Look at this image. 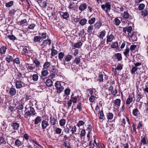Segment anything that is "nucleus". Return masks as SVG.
<instances>
[{"instance_id":"37","label":"nucleus","mask_w":148,"mask_h":148,"mask_svg":"<svg viewBox=\"0 0 148 148\" xmlns=\"http://www.w3.org/2000/svg\"><path fill=\"white\" fill-rule=\"evenodd\" d=\"M66 120L65 119H62L59 121V123L61 126H64L66 123Z\"/></svg>"},{"instance_id":"19","label":"nucleus","mask_w":148,"mask_h":148,"mask_svg":"<svg viewBox=\"0 0 148 148\" xmlns=\"http://www.w3.org/2000/svg\"><path fill=\"white\" fill-rule=\"evenodd\" d=\"M26 68L28 70L32 71L35 69V66L32 65H30L27 64L26 65Z\"/></svg>"},{"instance_id":"44","label":"nucleus","mask_w":148,"mask_h":148,"mask_svg":"<svg viewBox=\"0 0 148 148\" xmlns=\"http://www.w3.org/2000/svg\"><path fill=\"white\" fill-rule=\"evenodd\" d=\"M95 20V18H92L89 20L88 21V23L90 25L94 23Z\"/></svg>"},{"instance_id":"24","label":"nucleus","mask_w":148,"mask_h":148,"mask_svg":"<svg viewBox=\"0 0 148 148\" xmlns=\"http://www.w3.org/2000/svg\"><path fill=\"white\" fill-rule=\"evenodd\" d=\"M7 49L6 47L3 46L0 49V53L2 54H4L6 50Z\"/></svg>"},{"instance_id":"52","label":"nucleus","mask_w":148,"mask_h":148,"mask_svg":"<svg viewBox=\"0 0 148 148\" xmlns=\"http://www.w3.org/2000/svg\"><path fill=\"white\" fill-rule=\"evenodd\" d=\"M48 74V71L47 70L43 71L41 72L42 75L43 77L46 76Z\"/></svg>"},{"instance_id":"27","label":"nucleus","mask_w":148,"mask_h":148,"mask_svg":"<svg viewBox=\"0 0 148 148\" xmlns=\"http://www.w3.org/2000/svg\"><path fill=\"white\" fill-rule=\"evenodd\" d=\"M41 38H40V36H36L34 37V42H40Z\"/></svg>"},{"instance_id":"43","label":"nucleus","mask_w":148,"mask_h":148,"mask_svg":"<svg viewBox=\"0 0 148 148\" xmlns=\"http://www.w3.org/2000/svg\"><path fill=\"white\" fill-rule=\"evenodd\" d=\"M118 46V43L117 42H113L112 44L111 45V47L113 49L117 48Z\"/></svg>"},{"instance_id":"8","label":"nucleus","mask_w":148,"mask_h":148,"mask_svg":"<svg viewBox=\"0 0 148 148\" xmlns=\"http://www.w3.org/2000/svg\"><path fill=\"white\" fill-rule=\"evenodd\" d=\"M49 125V124L47 121L45 120H43L42 121L41 126L43 129H45Z\"/></svg>"},{"instance_id":"57","label":"nucleus","mask_w":148,"mask_h":148,"mask_svg":"<svg viewBox=\"0 0 148 148\" xmlns=\"http://www.w3.org/2000/svg\"><path fill=\"white\" fill-rule=\"evenodd\" d=\"M80 58H76L74 61V62L75 63L77 64H78L80 62Z\"/></svg>"},{"instance_id":"58","label":"nucleus","mask_w":148,"mask_h":148,"mask_svg":"<svg viewBox=\"0 0 148 148\" xmlns=\"http://www.w3.org/2000/svg\"><path fill=\"white\" fill-rule=\"evenodd\" d=\"M75 7V3L73 2H70L68 6V8L69 9H72Z\"/></svg>"},{"instance_id":"56","label":"nucleus","mask_w":148,"mask_h":148,"mask_svg":"<svg viewBox=\"0 0 148 148\" xmlns=\"http://www.w3.org/2000/svg\"><path fill=\"white\" fill-rule=\"evenodd\" d=\"M30 116H31V115L28 111L25 112L24 114V117L25 118H27Z\"/></svg>"},{"instance_id":"59","label":"nucleus","mask_w":148,"mask_h":148,"mask_svg":"<svg viewBox=\"0 0 148 148\" xmlns=\"http://www.w3.org/2000/svg\"><path fill=\"white\" fill-rule=\"evenodd\" d=\"M62 129L59 128H57L55 130V132L57 134H60L62 132Z\"/></svg>"},{"instance_id":"15","label":"nucleus","mask_w":148,"mask_h":148,"mask_svg":"<svg viewBox=\"0 0 148 148\" xmlns=\"http://www.w3.org/2000/svg\"><path fill=\"white\" fill-rule=\"evenodd\" d=\"M29 109V110L28 111L30 113L31 115H34L36 114L35 109L33 107L30 106Z\"/></svg>"},{"instance_id":"23","label":"nucleus","mask_w":148,"mask_h":148,"mask_svg":"<svg viewBox=\"0 0 148 148\" xmlns=\"http://www.w3.org/2000/svg\"><path fill=\"white\" fill-rule=\"evenodd\" d=\"M41 119L40 117L38 116L34 120V124L37 125L41 121Z\"/></svg>"},{"instance_id":"36","label":"nucleus","mask_w":148,"mask_h":148,"mask_svg":"<svg viewBox=\"0 0 148 148\" xmlns=\"http://www.w3.org/2000/svg\"><path fill=\"white\" fill-rule=\"evenodd\" d=\"M114 24L116 25H119L121 23V21L117 17L114 19Z\"/></svg>"},{"instance_id":"14","label":"nucleus","mask_w":148,"mask_h":148,"mask_svg":"<svg viewBox=\"0 0 148 148\" xmlns=\"http://www.w3.org/2000/svg\"><path fill=\"white\" fill-rule=\"evenodd\" d=\"M13 56H14L13 54H12V55H8L6 58V61H7L8 63H10V62L12 61L13 59Z\"/></svg>"},{"instance_id":"64","label":"nucleus","mask_w":148,"mask_h":148,"mask_svg":"<svg viewBox=\"0 0 148 148\" xmlns=\"http://www.w3.org/2000/svg\"><path fill=\"white\" fill-rule=\"evenodd\" d=\"M122 66L120 64H119L116 67V69L117 70H121L122 69Z\"/></svg>"},{"instance_id":"11","label":"nucleus","mask_w":148,"mask_h":148,"mask_svg":"<svg viewBox=\"0 0 148 148\" xmlns=\"http://www.w3.org/2000/svg\"><path fill=\"white\" fill-rule=\"evenodd\" d=\"M114 38V36L112 34L107 36L106 39L107 42H111L112 40Z\"/></svg>"},{"instance_id":"47","label":"nucleus","mask_w":148,"mask_h":148,"mask_svg":"<svg viewBox=\"0 0 148 148\" xmlns=\"http://www.w3.org/2000/svg\"><path fill=\"white\" fill-rule=\"evenodd\" d=\"M107 118L109 120H111L113 118V114L112 113H109L107 115Z\"/></svg>"},{"instance_id":"48","label":"nucleus","mask_w":148,"mask_h":148,"mask_svg":"<svg viewBox=\"0 0 148 148\" xmlns=\"http://www.w3.org/2000/svg\"><path fill=\"white\" fill-rule=\"evenodd\" d=\"M13 1H11L8 3H6L5 6L9 8L10 7L13 5Z\"/></svg>"},{"instance_id":"49","label":"nucleus","mask_w":148,"mask_h":148,"mask_svg":"<svg viewBox=\"0 0 148 148\" xmlns=\"http://www.w3.org/2000/svg\"><path fill=\"white\" fill-rule=\"evenodd\" d=\"M64 56V54L63 52H60L58 54V58L60 60H61Z\"/></svg>"},{"instance_id":"6","label":"nucleus","mask_w":148,"mask_h":148,"mask_svg":"<svg viewBox=\"0 0 148 148\" xmlns=\"http://www.w3.org/2000/svg\"><path fill=\"white\" fill-rule=\"evenodd\" d=\"M57 121V119L54 116H50V122L51 125H55Z\"/></svg>"},{"instance_id":"32","label":"nucleus","mask_w":148,"mask_h":148,"mask_svg":"<svg viewBox=\"0 0 148 148\" xmlns=\"http://www.w3.org/2000/svg\"><path fill=\"white\" fill-rule=\"evenodd\" d=\"M101 25V21H99L97 22L95 25V26L97 29H99Z\"/></svg>"},{"instance_id":"38","label":"nucleus","mask_w":148,"mask_h":148,"mask_svg":"<svg viewBox=\"0 0 148 148\" xmlns=\"http://www.w3.org/2000/svg\"><path fill=\"white\" fill-rule=\"evenodd\" d=\"M129 14L127 12H124L123 15V17L125 19H127L129 17Z\"/></svg>"},{"instance_id":"60","label":"nucleus","mask_w":148,"mask_h":148,"mask_svg":"<svg viewBox=\"0 0 148 148\" xmlns=\"http://www.w3.org/2000/svg\"><path fill=\"white\" fill-rule=\"evenodd\" d=\"M95 97L94 95L91 96L89 98V101L90 102H93L95 101Z\"/></svg>"},{"instance_id":"61","label":"nucleus","mask_w":148,"mask_h":148,"mask_svg":"<svg viewBox=\"0 0 148 148\" xmlns=\"http://www.w3.org/2000/svg\"><path fill=\"white\" fill-rule=\"evenodd\" d=\"M99 118L101 119H103L104 116V114L103 111L101 110V111L99 112Z\"/></svg>"},{"instance_id":"7","label":"nucleus","mask_w":148,"mask_h":148,"mask_svg":"<svg viewBox=\"0 0 148 148\" xmlns=\"http://www.w3.org/2000/svg\"><path fill=\"white\" fill-rule=\"evenodd\" d=\"M113 90V87L112 86H111L108 88V90L111 92L113 95H116L118 91L117 90L115 89L114 91Z\"/></svg>"},{"instance_id":"39","label":"nucleus","mask_w":148,"mask_h":148,"mask_svg":"<svg viewBox=\"0 0 148 148\" xmlns=\"http://www.w3.org/2000/svg\"><path fill=\"white\" fill-rule=\"evenodd\" d=\"M139 113V110L137 108H136L133 110L132 113L133 115L135 116H137Z\"/></svg>"},{"instance_id":"53","label":"nucleus","mask_w":148,"mask_h":148,"mask_svg":"<svg viewBox=\"0 0 148 148\" xmlns=\"http://www.w3.org/2000/svg\"><path fill=\"white\" fill-rule=\"evenodd\" d=\"M13 64L16 63L17 64H18L20 63L19 59L18 58H16L13 60Z\"/></svg>"},{"instance_id":"2","label":"nucleus","mask_w":148,"mask_h":148,"mask_svg":"<svg viewBox=\"0 0 148 148\" xmlns=\"http://www.w3.org/2000/svg\"><path fill=\"white\" fill-rule=\"evenodd\" d=\"M102 8L104 10L106 8V9L105 10V12L107 14L108 13V11H110L111 9V5L108 3H106L105 4H103L101 5Z\"/></svg>"},{"instance_id":"31","label":"nucleus","mask_w":148,"mask_h":148,"mask_svg":"<svg viewBox=\"0 0 148 148\" xmlns=\"http://www.w3.org/2000/svg\"><path fill=\"white\" fill-rule=\"evenodd\" d=\"M71 99L72 100V102L73 103H77V97L76 96L74 97L73 94H72L71 97Z\"/></svg>"},{"instance_id":"62","label":"nucleus","mask_w":148,"mask_h":148,"mask_svg":"<svg viewBox=\"0 0 148 148\" xmlns=\"http://www.w3.org/2000/svg\"><path fill=\"white\" fill-rule=\"evenodd\" d=\"M0 143L1 144H5V141L4 138L2 137H0Z\"/></svg>"},{"instance_id":"12","label":"nucleus","mask_w":148,"mask_h":148,"mask_svg":"<svg viewBox=\"0 0 148 148\" xmlns=\"http://www.w3.org/2000/svg\"><path fill=\"white\" fill-rule=\"evenodd\" d=\"M12 127L13 129L17 130H18L20 125L19 123L15 122L12 123Z\"/></svg>"},{"instance_id":"25","label":"nucleus","mask_w":148,"mask_h":148,"mask_svg":"<svg viewBox=\"0 0 148 148\" xmlns=\"http://www.w3.org/2000/svg\"><path fill=\"white\" fill-rule=\"evenodd\" d=\"M133 101V98L131 97L130 96H129L128 98L127 99L126 103L127 105H129Z\"/></svg>"},{"instance_id":"10","label":"nucleus","mask_w":148,"mask_h":148,"mask_svg":"<svg viewBox=\"0 0 148 148\" xmlns=\"http://www.w3.org/2000/svg\"><path fill=\"white\" fill-rule=\"evenodd\" d=\"M126 121L127 122L129 125L130 124V123L129 121V119L128 117L127 116H125V118H123L122 119V121H121V122L122 123V125H123H123L124 126L126 124Z\"/></svg>"},{"instance_id":"3","label":"nucleus","mask_w":148,"mask_h":148,"mask_svg":"<svg viewBox=\"0 0 148 148\" xmlns=\"http://www.w3.org/2000/svg\"><path fill=\"white\" fill-rule=\"evenodd\" d=\"M51 41L50 39L47 38V40H44L42 42L41 46L42 48H44L45 47H46L48 44L50 46L51 44Z\"/></svg>"},{"instance_id":"26","label":"nucleus","mask_w":148,"mask_h":148,"mask_svg":"<svg viewBox=\"0 0 148 148\" xmlns=\"http://www.w3.org/2000/svg\"><path fill=\"white\" fill-rule=\"evenodd\" d=\"M24 103H19L16 108L17 110H22L24 108Z\"/></svg>"},{"instance_id":"54","label":"nucleus","mask_w":148,"mask_h":148,"mask_svg":"<svg viewBox=\"0 0 148 148\" xmlns=\"http://www.w3.org/2000/svg\"><path fill=\"white\" fill-rule=\"evenodd\" d=\"M141 13L142 15L145 16L148 14V11L147 10L145 9L144 10L141 12Z\"/></svg>"},{"instance_id":"1","label":"nucleus","mask_w":148,"mask_h":148,"mask_svg":"<svg viewBox=\"0 0 148 148\" xmlns=\"http://www.w3.org/2000/svg\"><path fill=\"white\" fill-rule=\"evenodd\" d=\"M64 83L62 82L57 81L55 84V86L56 90L57 93H60L64 89L63 85Z\"/></svg>"},{"instance_id":"22","label":"nucleus","mask_w":148,"mask_h":148,"mask_svg":"<svg viewBox=\"0 0 148 148\" xmlns=\"http://www.w3.org/2000/svg\"><path fill=\"white\" fill-rule=\"evenodd\" d=\"M136 95V101L137 102H139L141 99L142 98L143 96L140 93H137Z\"/></svg>"},{"instance_id":"42","label":"nucleus","mask_w":148,"mask_h":148,"mask_svg":"<svg viewBox=\"0 0 148 148\" xmlns=\"http://www.w3.org/2000/svg\"><path fill=\"white\" fill-rule=\"evenodd\" d=\"M32 79L34 81H36L38 79V76L36 74H34L32 76Z\"/></svg>"},{"instance_id":"51","label":"nucleus","mask_w":148,"mask_h":148,"mask_svg":"<svg viewBox=\"0 0 148 148\" xmlns=\"http://www.w3.org/2000/svg\"><path fill=\"white\" fill-rule=\"evenodd\" d=\"M47 36V33L45 32H43L41 33V39H45L46 38Z\"/></svg>"},{"instance_id":"46","label":"nucleus","mask_w":148,"mask_h":148,"mask_svg":"<svg viewBox=\"0 0 148 148\" xmlns=\"http://www.w3.org/2000/svg\"><path fill=\"white\" fill-rule=\"evenodd\" d=\"M82 42H79L75 44L74 47L76 48H79L82 45Z\"/></svg>"},{"instance_id":"17","label":"nucleus","mask_w":148,"mask_h":148,"mask_svg":"<svg viewBox=\"0 0 148 148\" xmlns=\"http://www.w3.org/2000/svg\"><path fill=\"white\" fill-rule=\"evenodd\" d=\"M53 84L52 81L49 79H47L46 82V86L49 87L53 85Z\"/></svg>"},{"instance_id":"9","label":"nucleus","mask_w":148,"mask_h":148,"mask_svg":"<svg viewBox=\"0 0 148 148\" xmlns=\"http://www.w3.org/2000/svg\"><path fill=\"white\" fill-rule=\"evenodd\" d=\"M16 89L13 87H11L10 88L9 91V94L11 96H13L16 94Z\"/></svg>"},{"instance_id":"40","label":"nucleus","mask_w":148,"mask_h":148,"mask_svg":"<svg viewBox=\"0 0 148 148\" xmlns=\"http://www.w3.org/2000/svg\"><path fill=\"white\" fill-rule=\"evenodd\" d=\"M27 20L26 19H24L23 20H21V21H19L18 23V24L20 25H22L24 24L27 22Z\"/></svg>"},{"instance_id":"33","label":"nucleus","mask_w":148,"mask_h":148,"mask_svg":"<svg viewBox=\"0 0 148 148\" xmlns=\"http://www.w3.org/2000/svg\"><path fill=\"white\" fill-rule=\"evenodd\" d=\"M115 56L118 59V61H121L122 60V56L120 53H117L115 54Z\"/></svg>"},{"instance_id":"50","label":"nucleus","mask_w":148,"mask_h":148,"mask_svg":"<svg viewBox=\"0 0 148 148\" xmlns=\"http://www.w3.org/2000/svg\"><path fill=\"white\" fill-rule=\"evenodd\" d=\"M145 7V5L144 4L141 3L139 5L138 8L139 10H142L144 9Z\"/></svg>"},{"instance_id":"30","label":"nucleus","mask_w":148,"mask_h":148,"mask_svg":"<svg viewBox=\"0 0 148 148\" xmlns=\"http://www.w3.org/2000/svg\"><path fill=\"white\" fill-rule=\"evenodd\" d=\"M87 20L86 18L82 19L79 22V24L82 25L83 26L85 25L87 22Z\"/></svg>"},{"instance_id":"55","label":"nucleus","mask_w":148,"mask_h":148,"mask_svg":"<svg viewBox=\"0 0 148 148\" xmlns=\"http://www.w3.org/2000/svg\"><path fill=\"white\" fill-rule=\"evenodd\" d=\"M16 76V78L19 80L21 79L22 78V75L21 73L19 72L17 73Z\"/></svg>"},{"instance_id":"28","label":"nucleus","mask_w":148,"mask_h":148,"mask_svg":"<svg viewBox=\"0 0 148 148\" xmlns=\"http://www.w3.org/2000/svg\"><path fill=\"white\" fill-rule=\"evenodd\" d=\"M93 26L92 25H90L88 27L87 32L90 34H91L92 31L93 29Z\"/></svg>"},{"instance_id":"41","label":"nucleus","mask_w":148,"mask_h":148,"mask_svg":"<svg viewBox=\"0 0 148 148\" xmlns=\"http://www.w3.org/2000/svg\"><path fill=\"white\" fill-rule=\"evenodd\" d=\"M51 64L48 62H46L43 65V66L44 69H47L49 67Z\"/></svg>"},{"instance_id":"5","label":"nucleus","mask_w":148,"mask_h":148,"mask_svg":"<svg viewBox=\"0 0 148 148\" xmlns=\"http://www.w3.org/2000/svg\"><path fill=\"white\" fill-rule=\"evenodd\" d=\"M132 26H130L128 27H124L123 29V31L125 34H126V31L128 33V35L129 36V33H130L132 31Z\"/></svg>"},{"instance_id":"16","label":"nucleus","mask_w":148,"mask_h":148,"mask_svg":"<svg viewBox=\"0 0 148 148\" xmlns=\"http://www.w3.org/2000/svg\"><path fill=\"white\" fill-rule=\"evenodd\" d=\"M15 85L17 88H20L22 87L21 82L20 81H16Z\"/></svg>"},{"instance_id":"4","label":"nucleus","mask_w":148,"mask_h":148,"mask_svg":"<svg viewBox=\"0 0 148 148\" xmlns=\"http://www.w3.org/2000/svg\"><path fill=\"white\" fill-rule=\"evenodd\" d=\"M71 90L69 88H66L64 90V95H63V97H65V99H68L69 97V95L70 94Z\"/></svg>"},{"instance_id":"21","label":"nucleus","mask_w":148,"mask_h":148,"mask_svg":"<svg viewBox=\"0 0 148 148\" xmlns=\"http://www.w3.org/2000/svg\"><path fill=\"white\" fill-rule=\"evenodd\" d=\"M22 143V142L18 139H16L15 142V145L16 146L18 147L21 146Z\"/></svg>"},{"instance_id":"18","label":"nucleus","mask_w":148,"mask_h":148,"mask_svg":"<svg viewBox=\"0 0 148 148\" xmlns=\"http://www.w3.org/2000/svg\"><path fill=\"white\" fill-rule=\"evenodd\" d=\"M87 5L85 3L82 4L80 5L79 7V10L83 11L84 10L87 8Z\"/></svg>"},{"instance_id":"34","label":"nucleus","mask_w":148,"mask_h":148,"mask_svg":"<svg viewBox=\"0 0 148 148\" xmlns=\"http://www.w3.org/2000/svg\"><path fill=\"white\" fill-rule=\"evenodd\" d=\"M97 80L99 81V82H101L103 81V74H99L97 78Z\"/></svg>"},{"instance_id":"29","label":"nucleus","mask_w":148,"mask_h":148,"mask_svg":"<svg viewBox=\"0 0 148 148\" xmlns=\"http://www.w3.org/2000/svg\"><path fill=\"white\" fill-rule=\"evenodd\" d=\"M106 34V32L105 30H104L101 32L99 37L100 38H101L103 39V37L105 36Z\"/></svg>"},{"instance_id":"63","label":"nucleus","mask_w":148,"mask_h":148,"mask_svg":"<svg viewBox=\"0 0 148 148\" xmlns=\"http://www.w3.org/2000/svg\"><path fill=\"white\" fill-rule=\"evenodd\" d=\"M57 53V51L55 49H52L51 50V55L53 56L56 55Z\"/></svg>"},{"instance_id":"45","label":"nucleus","mask_w":148,"mask_h":148,"mask_svg":"<svg viewBox=\"0 0 148 148\" xmlns=\"http://www.w3.org/2000/svg\"><path fill=\"white\" fill-rule=\"evenodd\" d=\"M72 129L71 130L73 134H75L77 130V128L75 125H73L72 127Z\"/></svg>"},{"instance_id":"20","label":"nucleus","mask_w":148,"mask_h":148,"mask_svg":"<svg viewBox=\"0 0 148 148\" xmlns=\"http://www.w3.org/2000/svg\"><path fill=\"white\" fill-rule=\"evenodd\" d=\"M121 100L120 99H116L114 101V106L119 107L121 104Z\"/></svg>"},{"instance_id":"35","label":"nucleus","mask_w":148,"mask_h":148,"mask_svg":"<svg viewBox=\"0 0 148 148\" xmlns=\"http://www.w3.org/2000/svg\"><path fill=\"white\" fill-rule=\"evenodd\" d=\"M72 57L71 55H67L64 57L65 60L67 62H69L70 61Z\"/></svg>"},{"instance_id":"13","label":"nucleus","mask_w":148,"mask_h":148,"mask_svg":"<svg viewBox=\"0 0 148 148\" xmlns=\"http://www.w3.org/2000/svg\"><path fill=\"white\" fill-rule=\"evenodd\" d=\"M60 14L61 17L64 19H66L69 17V14L67 12H62Z\"/></svg>"}]
</instances>
